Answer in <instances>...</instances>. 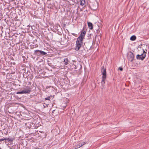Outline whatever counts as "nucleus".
I'll list each match as a JSON object with an SVG mask.
<instances>
[{"mask_svg":"<svg viewBox=\"0 0 149 149\" xmlns=\"http://www.w3.org/2000/svg\"><path fill=\"white\" fill-rule=\"evenodd\" d=\"M43 107H44V108H45L46 107V106H47V104H45V105L43 104Z\"/></svg>","mask_w":149,"mask_h":149,"instance_id":"nucleus-23","label":"nucleus"},{"mask_svg":"<svg viewBox=\"0 0 149 149\" xmlns=\"http://www.w3.org/2000/svg\"><path fill=\"white\" fill-rule=\"evenodd\" d=\"M4 140H5L4 139H0V142H1V141H4Z\"/></svg>","mask_w":149,"mask_h":149,"instance_id":"nucleus-21","label":"nucleus"},{"mask_svg":"<svg viewBox=\"0 0 149 149\" xmlns=\"http://www.w3.org/2000/svg\"><path fill=\"white\" fill-rule=\"evenodd\" d=\"M45 100H50V97L49 96L45 98Z\"/></svg>","mask_w":149,"mask_h":149,"instance_id":"nucleus-18","label":"nucleus"},{"mask_svg":"<svg viewBox=\"0 0 149 149\" xmlns=\"http://www.w3.org/2000/svg\"><path fill=\"white\" fill-rule=\"evenodd\" d=\"M45 133H44V135H43V136L42 135H41V136H45Z\"/></svg>","mask_w":149,"mask_h":149,"instance_id":"nucleus-27","label":"nucleus"},{"mask_svg":"<svg viewBox=\"0 0 149 149\" xmlns=\"http://www.w3.org/2000/svg\"><path fill=\"white\" fill-rule=\"evenodd\" d=\"M102 80L101 81V83L102 84V87L103 88L104 87V84L105 83V80L106 79V78H102Z\"/></svg>","mask_w":149,"mask_h":149,"instance_id":"nucleus-11","label":"nucleus"},{"mask_svg":"<svg viewBox=\"0 0 149 149\" xmlns=\"http://www.w3.org/2000/svg\"><path fill=\"white\" fill-rule=\"evenodd\" d=\"M4 140L6 141H6V142H8L9 141H13V139H10L9 138H4Z\"/></svg>","mask_w":149,"mask_h":149,"instance_id":"nucleus-14","label":"nucleus"},{"mask_svg":"<svg viewBox=\"0 0 149 149\" xmlns=\"http://www.w3.org/2000/svg\"><path fill=\"white\" fill-rule=\"evenodd\" d=\"M136 39V37L134 36L133 35L131 36V37L130 38V40L132 41H134Z\"/></svg>","mask_w":149,"mask_h":149,"instance_id":"nucleus-12","label":"nucleus"},{"mask_svg":"<svg viewBox=\"0 0 149 149\" xmlns=\"http://www.w3.org/2000/svg\"><path fill=\"white\" fill-rule=\"evenodd\" d=\"M118 70H120L121 71H122L123 70V68L122 67H119L118 68Z\"/></svg>","mask_w":149,"mask_h":149,"instance_id":"nucleus-17","label":"nucleus"},{"mask_svg":"<svg viewBox=\"0 0 149 149\" xmlns=\"http://www.w3.org/2000/svg\"><path fill=\"white\" fill-rule=\"evenodd\" d=\"M131 53L130 54V59H131V61L132 62L134 60V55L133 53L131 52Z\"/></svg>","mask_w":149,"mask_h":149,"instance_id":"nucleus-7","label":"nucleus"},{"mask_svg":"<svg viewBox=\"0 0 149 149\" xmlns=\"http://www.w3.org/2000/svg\"><path fill=\"white\" fill-rule=\"evenodd\" d=\"M101 72L102 74V78H106L107 76L106 70L104 66L101 68Z\"/></svg>","mask_w":149,"mask_h":149,"instance_id":"nucleus-5","label":"nucleus"},{"mask_svg":"<svg viewBox=\"0 0 149 149\" xmlns=\"http://www.w3.org/2000/svg\"><path fill=\"white\" fill-rule=\"evenodd\" d=\"M80 5L83 6L85 3V0H80Z\"/></svg>","mask_w":149,"mask_h":149,"instance_id":"nucleus-15","label":"nucleus"},{"mask_svg":"<svg viewBox=\"0 0 149 149\" xmlns=\"http://www.w3.org/2000/svg\"><path fill=\"white\" fill-rule=\"evenodd\" d=\"M39 132H40L41 133H42V132H40V131H39Z\"/></svg>","mask_w":149,"mask_h":149,"instance_id":"nucleus-28","label":"nucleus"},{"mask_svg":"<svg viewBox=\"0 0 149 149\" xmlns=\"http://www.w3.org/2000/svg\"><path fill=\"white\" fill-rule=\"evenodd\" d=\"M63 62L65 65H67L68 64V63L69 62V61L68 60V58H66L65 59Z\"/></svg>","mask_w":149,"mask_h":149,"instance_id":"nucleus-10","label":"nucleus"},{"mask_svg":"<svg viewBox=\"0 0 149 149\" xmlns=\"http://www.w3.org/2000/svg\"><path fill=\"white\" fill-rule=\"evenodd\" d=\"M13 65H15V62H13Z\"/></svg>","mask_w":149,"mask_h":149,"instance_id":"nucleus-26","label":"nucleus"},{"mask_svg":"<svg viewBox=\"0 0 149 149\" xmlns=\"http://www.w3.org/2000/svg\"><path fill=\"white\" fill-rule=\"evenodd\" d=\"M33 78V76L32 74H31V76L30 77V79L31 80Z\"/></svg>","mask_w":149,"mask_h":149,"instance_id":"nucleus-20","label":"nucleus"},{"mask_svg":"<svg viewBox=\"0 0 149 149\" xmlns=\"http://www.w3.org/2000/svg\"><path fill=\"white\" fill-rule=\"evenodd\" d=\"M81 146H82V145L81 144V143H79L77 146H74V149H77Z\"/></svg>","mask_w":149,"mask_h":149,"instance_id":"nucleus-9","label":"nucleus"},{"mask_svg":"<svg viewBox=\"0 0 149 149\" xmlns=\"http://www.w3.org/2000/svg\"><path fill=\"white\" fill-rule=\"evenodd\" d=\"M88 28L89 29L92 30L93 29V24L91 22H88Z\"/></svg>","mask_w":149,"mask_h":149,"instance_id":"nucleus-8","label":"nucleus"},{"mask_svg":"<svg viewBox=\"0 0 149 149\" xmlns=\"http://www.w3.org/2000/svg\"><path fill=\"white\" fill-rule=\"evenodd\" d=\"M86 144V143L85 142H83L82 143H81V144L82 145V146L83 145H84Z\"/></svg>","mask_w":149,"mask_h":149,"instance_id":"nucleus-22","label":"nucleus"},{"mask_svg":"<svg viewBox=\"0 0 149 149\" xmlns=\"http://www.w3.org/2000/svg\"><path fill=\"white\" fill-rule=\"evenodd\" d=\"M37 149H42L37 148Z\"/></svg>","mask_w":149,"mask_h":149,"instance_id":"nucleus-29","label":"nucleus"},{"mask_svg":"<svg viewBox=\"0 0 149 149\" xmlns=\"http://www.w3.org/2000/svg\"><path fill=\"white\" fill-rule=\"evenodd\" d=\"M83 40L77 38L76 43V46L75 50L76 51H78L81 47L83 45Z\"/></svg>","mask_w":149,"mask_h":149,"instance_id":"nucleus-1","label":"nucleus"},{"mask_svg":"<svg viewBox=\"0 0 149 149\" xmlns=\"http://www.w3.org/2000/svg\"><path fill=\"white\" fill-rule=\"evenodd\" d=\"M143 53L140 55L138 54L136 56V58L137 60H143L146 56V53L145 51L143 50Z\"/></svg>","mask_w":149,"mask_h":149,"instance_id":"nucleus-3","label":"nucleus"},{"mask_svg":"<svg viewBox=\"0 0 149 149\" xmlns=\"http://www.w3.org/2000/svg\"><path fill=\"white\" fill-rule=\"evenodd\" d=\"M28 83H29V84H28V85H29H29H31V82H29Z\"/></svg>","mask_w":149,"mask_h":149,"instance_id":"nucleus-25","label":"nucleus"},{"mask_svg":"<svg viewBox=\"0 0 149 149\" xmlns=\"http://www.w3.org/2000/svg\"><path fill=\"white\" fill-rule=\"evenodd\" d=\"M28 92L27 91V92H25L24 91V90L20 92H18L17 93V94H23V93H28Z\"/></svg>","mask_w":149,"mask_h":149,"instance_id":"nucleus-13","label":"nucleus"},{"mask_svg":"<svg viewBox=\"0 0 149 149\" xmlns=\"http://www.w3.org/2000/svg\"><path fill=\"white\" fill-rule=\"evenodd\" d=\"M24 75H25V74H23V77H26V76H25V77Z\"/></svg>","mask_w":149,"mask_h":149,"instance_id":"nucleus-24","label":"nucleus"},{"mask_svg":"<svg viewBox=\"0 0 149 149\" xmlns=\"http://www.w3.org/2000/svg\"><path fill=\"white\" fill-rule=\"evenodd\" d=\"M47 64L50 66H53L52 63H51L49 61H47Z\"/></svg>","mask_w":149,"mask_h":149,"instance_id":"nucleus-16","label":"nucleus"},{"mask_svg":"<svg viewBox=\"0 0 149 149\" xmlns=\"http://www.w3.org/2000/svg\"><path fill=\"white\" fill-rule=\"evenodd\" d=\"M32 86H31V87L29 86H27L26 87V89L24 90V91H25V92H27V91H28V92L26 93H30V92L32 90Z\"/></svg>","mask_w":149,"mask_h":149,"instance_id":"nucleus-6","label":"nucleus"},{"mask_svg":"<svg viewBox=\"0 0 149 149\" xmlns=\"http://www.w3.org/2000/svg\"><path fill=\"white\" fill-rule=\"evenodd\" d=\"M93 8H92V9H93V10H95V9H96L97 8V7L96 6L95 7H92Z\"/></svg>","mask_w":149,"mask_h":149,"instance_id":"nucleus-19","label":"nucleus"},{"mask_svg":"<svg viewBox=\"0 0 149 149\" xmlns=\"http://www.w3.org/2000/svg\"><path fill=\"white\" fill-rule=\"evenodd\" d=\"M86 26H84L81 32L80 35L77 38L83 40L86 32Z\"/></svg>","mask_w":149,"mask_h":149,"instance_id":"nucleus-2","label":"nucleus"},{"mask_svg":"<svg viewBox=\"0 0 149 149\" xmlns=\"http://www.w3.org/2000/svg\"><path fill=\"white\" fill-rule=\"evenodd\" d=\"M34 54L37 56H44L47 54V53L45 52L38 50L34 51Z\"/></svg>","mask_w":149,"mask_h":149,"instance_id":"nucleus-4","label":"nucleus"}]
</instances>
